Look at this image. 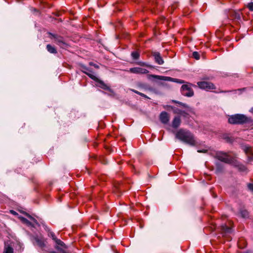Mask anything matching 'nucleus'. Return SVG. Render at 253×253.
<instances>
[{
    "label": "nucleus",
    "instance_id": "f257e3e1",
    "mask_svg": "<svg viewBox=\"0 0 253 253\" xmlns=\"http://www.w3.org/2000/svg\"><path fill=\"white\" fill-rule=\"evenodd\" d=\"M176 137L189 145H194L195 144L194 136L189 131L180 129L176 133Z\"/></svg>",
    "mask_w": 253,
    "mask_h": 253
},
{
    "label": "nucleus",
    "instance_id": "f03ea898",
    "mask_svg": "<svg viewBox=\"0 0 253 253\" xmlns=\"http://www.w3.org/2000/svg\"><path fill=\"white\" fill-rule=\"evenodd\" d=\"M250 121V119L244 115L236 114L231 116L228 119L230 124H243Z\"/></svg>",
    "mask_w": 253,
    "mask_h": 253
},
{
    "label": "nucleus",
    "instance_id": "7ed1b4c3",
    "mask_svg": "<svg viewBox=\"0 0 253 253\" xmlns=\"http://www.w3.org/2000/svg\"><path fill=\"white\" fill-rule=\"evenodd\" d=\"M179 104L183 106V107L184 108V110H180L179 109L175 108L173 109L174 113L180 115L181 116L184 117H186L190 114L194 113L193 109L188 106L185 104L179 103Z\"/></svg>",
    "mask_w": 253,
    "mask_h": 253
},
{
    "label": "nucleus",
    "instance_id": "20e7f679",
    "mask_svg": "<svg viewBox=\"0 0 253 253\" xmlns=\"http://www.w3.org/2000/svg\"><path fill=\"white\" fill-rule=\"evenodd\" d=\"M84 72L92 80L97 82L98 84L97 85L100 87L104 89H108L109 87L105 84L102 81H100L93 74V72L87 68H84Z\"/></svg>",
    "mask_w": 253,
    "mask_h": 253
},
{
    "label": "nucleus",
    "instance_id": "39448f33",
    "mask_svg": "<svg viewBox=\"0 0 253 253\" xmlns=\"http://www.w3.org/2000/svg\"><path fill=\"white\" fill-rule=\"evenodd\" d=\"M48 236L52 238V240L56 243V246L55 247L56 249L58 250L61 251L62 248H66V246L65 244L61 241L60 239H58L54 233L51 231L49 232Z\"/></svg>",
    "mask_w": 253,
    "mask_h": 253
},
{
    "label": "nucleus",
    "instance_id": "423d86ee",
    "mask_svg": "<svg viewBox=\"0 0 253 253\" xmlns=\"http://www.w3.org/2000/svg\"><path fill=\"white\" fill-rule=\"evenodd\" d=\"M216 157L219 160L226 163H231L232 161L231 158L228 155L222 152L216 153Z\"/></svg>",
    "mask_w": 253,
    "mask_h": 253
},
{
    "label": "nucleus",
    "instance_id": "0eeeda50",
    "mask_svg": "<svg viewBox=\"0 0 253 253\" xmlns=\"http://www.w3.org/2000/svg\"><path fill=\"white\" fill-rule=\"evenodd\" d=\"M197 84L200 88L207 90H210L215 88L214 85L211 82L203 81L198 82Z\"/></svg>",
    "mask_w": 253,
    "mask_h": 253
},
{
    "label": "nucleus",
    "instance_id": "6e6552de",
    "mask_svg": "<svg viewBox=\"0 0 253 253\" xmlns=\"http://www.w3.org/2000/svg\"><path fill=\"white\" fill-rule=\"evenodd\" d=\"M182 94L188 97H191L193 95V91L188 84H184L181 86Z\"/></svg>",
    "mask_w": 253,
    "mask_h": 253
},
{
    "label": "nucleus",
    "instance_id": "1a4fd4ad",
    "mask_svg": "<svg viewBox=\"0 0 253 253\" xmlns=\"http://www.w3.org/2000/svg\"><path fill=\"white\" fill-rule=\"evenodd\" d=\"M153 77L154 78H156L157 79L167 81H171V82L179 83L180 84L183 83V82L182 81H180L178 79H174V78H171L169 77H164V76H157V75H153Z\"/></svg>",
    "mask_w": 253,
    "mask_h": 253
},
{
    "label": "nucleus",
    "instance_id": "9d476101",
    "mask_svg": "<svg viewBox=\"0 0 253 253\" xmlns=\"http://www.w3.org/2000/svg\"><path fill=\"white\" fill-rule=\"evenodd\" d=\"M129 72L132 73L139 74H146L149 72L147 69L140 67L131 68L129 69Z\"/></svg>",
    "mask_w": 253,
    "mask_h": 253
},
{
    "label": "nucleus",
    "instance_id": "9b49d317",
    "mask_svg": "<svg viewBox=\"0 0 253 253\" xmlns=\"http://www.w3.org/2000/svg\"><path fill=\"white\" fill-rule=\"evenodd\" d=\"M54 42L62 48H65L67 44L64 41L62 37L59 36H54Z\"/></svg>",
    "mask_w": 253,
    "mask_h": 253
},
{
    "label": "nucleus",
    "instance_id": "f8f14e48",
    "mask_svg": "<svg viewBox=\"0 0 253 253\" xmlns=\"http://www.w3.org/2000/svg\"><path fill=\"white\" fill-rule=\"evenodd\" d=\"M160 119L162 123L167 124L169 121L168 114L166 112H163L161 113Z\"/></svg>",
    "mask_w": 253,
    "mask_h": 253
},
{
    "label": "nucleus",
    "instance_id": "ddd939ff",
    "mask_svg": "<svg viewBox=\"0 0 253 253\" xmlns=\"http://www.w3.org/2000/svg\"><path fill=\"white\" fill-rule=\"evenodd\" d=\"M153 56L155 58V61L159 65H162L164 63V60L160 55L159 52H155L153 53Z\"/></svg>",
    "mask_w": 253,
    "mask_h": 253
},
{
    "label": "nucleus",
    "instance_id": "4468645a",
    "mask_svg": "<svg viewBox=\"0 0 253 253\" xmlns=\"http://www.w3.org/2000/svg\"><path fill=\"white\" fill-rule=\"evenodd\" d=\"M36 244L41 248H43L45 246V243L42 238H39L36 237L34 238Z\"/></svg>",
    "mask_w": 253,
    "mask_h": 253
},
{
    "label": "nucleus",
    "instance_id": "2eb2a0df",
    "mask_svg": "<svg viewBox=\"0 0 253 253\" xmlns=\"http://www.w3.org/2000/svg\"><path fill=\"white\" fill-rule=\"evenodd\" d=\"M181 123V120L179 117H175L172 121V126L173 127L176 128L179 126Z\"/></svg>",
    "mask_w": 253,
    "mask_h": 253
},
{
    "label": "nucleus",
    "instance_id": "dca6fc26",
    "mask_svg": "<svg viewBox=\"0 0 253 253\" xmlns=\"http://www.w3.org/2000/svg\"><path fill=\"white\" fill-rule=\"evenodd\" d=\"M46 49L47 51L51 53H56L57 52L56 50L54 47L51 46L50 44H47L46 45Z\"/></svg>",
    "mask_w": 253,
    "mask_h": 253
},
{
    "label": "nucleus",
    "instance_id": "f3484780",
    "mask_svg": "<svg viewBox=\"0 0 253 253\" xmlns=\"http://www.w3.org/2000/svg\"><path fill=\"white\" fill-rule=\"evenodd\" d=\"M4 253H13V248L10 246H5Z\"/></svg>",
    "mask_w": 253,
    "mask_h": 253
},
{
    "label": "nucleus",
    "instance_id": "a211bd4d",
    "mask_svg": "<svg viewBox=\"0 0 253 253\" xmlns=\"http://www.w3.org/2000/svg\"><path fill=\"white\" fill-rule=\"evenodd\" d=\"M240 213L242 217L243 218H246L249 216V212L246 210L241 211Z\"/></svg>",
    "mask_w": 253,
    "mask_h": 253
},
{
    "label": "nucleus",
    "instance_id": "6ab92c4d",
    "mask_svg": "<svg viewBox=\"0 0 253 253\" xmlns=\"http://www.w3.org/2000/svg\"><path fill=\"white\" fill-rule=\"evenodd\" d=\"M131 56L133 59H137L139 57V54L137 51H134L131 53Z\"/></svg>",
    "mask_w": 253,
    "mask_h": 253
},
{
    "label": "nucleus",
    "instance_id": "aec40b11",
    "mask_svg": "<svg viewBox=\"0 0 253 253\" xmlns=\"http://www.w3.org/2000/svg\"><path fill=\"white\" fill-rule=\"evenodd\" d=\"M192 55H193V57L196 60H198L200 59V55L198 52H196V51L193 52Z\"/></svg>",
    "mask_w": 253,
    "mask_h": 253
},
{
    "label": "nucleus",
    "instance_id": "412c9836",
    "mask_svg": "<svg viewBox=\"0 0 253 253\" xmlns=\"http://www.w3.org/2000/svg\"><path fill=\"white\" fill-rule=\"evenodd\" d=\"M247 7L251 11H253V2H251L247 5Z\"/></svg>",
    "mask_w": 253,
    "mask_h": 253
},
{
    "label": "nucleus",
    "instance_id": "4be33fe9",
    "mask_svg": "<svg viewBox=\"0 0 253 253\" xmlns=\"http://www.w3.org/2000/svg\"><path fill=\"white\" fill-rule=\"evenodd\" d=\"M26 215L30 219H31L32 221H33L34 223H37V220L34 217H33L30 215H29V214H27V213H26Z\"/></svg>",
    "mask_w": 253,
    "mask_h": 253
},
{
    "label": "nucleus",
    "instance_id": "5701e85b",
    "mask_svg": "<svg viewBox=\"0 0 253 253\" xmlns=\"http://www.w3.org/2000/svg\"><path fill=\"white\" fill-rule=\"evenodd\" d=\"M21 220L24 223H25L28 225H31V223H30V222L27 219H26L24 217H22V218H21Z\"/></svg>",
    "mask_w": 253,
    "mask_h": 253
},
{
    "label": "nucleus",
    "instance_id": "b1692460",
    "mask_svg": "<svg viewBox=\"0 0 253 253\" xmlns=\"http://www.w3.org/2000/svg\"><path fill=\"white\" fill-rule=\"evenodd\" d=\"M252 150L251 147H246V148L245 149V152H246V154H248V153H252Z\"/></svg>",
    "mask_w": 253,
    "mask_h": 253
},
{
    "label": "nucleus",
    "instance_id": "393cba45",
    "mask_svg": "<svg viewBox=\"0 0 253 253\" xmlns=\"http://www.w3.org/2000/svg\"><path fill=\"white\" fill-rule=\"evenodd\" d=\"M223 229L224 230V231L225 232H230V231H231V228L228 227H227L226 226H223Z\"/></svg>",
    "mask_w": 253,
    "mask_h": 253
},
{
    "label": "nucleus",
    "instance_id": "a878e982",
    "mask_svg": "<svg viewBox=\"0 0 253 253\" xmlns=\"http://www.w3.org/2000/svg\"><path fill=\"white\" fill-rule=\"evenodd\" d=\"M248 187L250 191L253 192V183H249L248 184Z\"/></svg>",
    "mask_w": 253,
    "mask_h": 253
},
{
    "label": "nucleus",
    "instance_id": "bb28decb",
    "mask_svg": "<svg viewBox=\"0 0 253 253\" xmlns=\"http://www.w3.org/2000/svg\"><path fill=\"white\" fill-rule=\"evenodd\" d=\"M207 152V150H205V149H203V150H198V152H199V153H205Z\"/></svg>",
    "mask_w": 253,
    "mask_h": 253
},
{
    "label": "nucleus",
    "instance_id": "cd10ccee",
    "mask_svg": "<svg viewBox=\"0 0 253 253\" xmlns=\"http://www.w3.org/2000/svg\"><path fill=\"white\" fill-rule=\"evenodd\" d=\"M132 91L134 92H135V93L137 94H140V92L137 91V90H134V89H132Z\"/></svg>",
    "mask_w": 253,
    "mask_h": 253
},
{
    "label": "nucleus",
    "instance_id": "c85d7f7f",
    "mask_svg": "<svg viewBox=\"0 0 253 253\" xmlns=\"http://www.w3.org/2000/svg\"><path fill=\"white\" fill-rule=\"evenodd\" d=\"M140 95H141V96L142 97H144L145 98H147V96L145 95L144 94L142 93H141L140 92V94H139Z\"/></svg>",
    "mask_w": 253,
    "mask_h": 253
},
{
    "label": "nucleus",
    "instance_id": "c756f323",
    "mask_svg": "<svg viewBox=\"0 0 253 253\" xmlns=\"http://www.w3.org/2000/svg\"><path fill=\"white\" fill-rule=\"evenodd\" d=\"M140 95H141V96L142 97H144L145 98H147V96L145 95L144 94L142 93H141L140 92V94H139Z\"/></svg>",
    "mask_w": 253,
    "mask_h": 253
},
{
    "label": "nucleus",
    "instance_id": "7c9ffc66",
    "mask_svg": "<svg viewBox=\"0 0 253 253\" xmlns=\"http://www.w3.org/2000/svg\"><path fill=\"white\" fill-rule=\"evenodd\" d=\"M138 64L140 65H142V66H144V65H145V64L144 63H143V62H139V63H138Z\"/></svg>",
    "mask_w": 253,
    "mask_h": 253
},
{
    "label": "nucleus",
    "instance_id": "2f4dec72",
    "mask_svg": "<svg viewBox=\"0 0 253 253\" xmlns=\"http://www.w3.org/2000/svg\"><path fill=\"white\" fill-rule=\"evenodd\" d=\"M10 212H11V213H12L13 214H16V212L14 211H11Z\"/></svg>",
    "mask_w": 253,
    "mask_h": 253
},
{
    "label": "nucleus",
    "instance_id": "473e14b6",
    "mask_svg": "<svg viewBox=\"0 0 253 253\" xmlns=\"http://www.w3.org/2000/svg\"><path fill=\"white\" fill-rule=\"evenodd\" d=\"M93 66H94V67L96 68H99L98 66V65H96V64H94V65H93Z\"/></svg>",
    "mask_w": 253,
    "mask_h": 253
},
{
    "label": "nucleus",
    "instance_id": "72a5a7b5",
    "mask_svg": "<svg viewBox=\"0 0 253 253\" xmlns=\"http://www.w3.org/2000/svg\"><path fill=\"white\" fill-rule=\"evenodd\" d=\"M251 113H253V107L252 108L250 111Z\"/></svg>",
    "mask_w": 253,
    "mask_h": 253
},
{
    "label": "nucleus",
    "instance_id": "f704fd0d",
    "mask_svg": "<svg viewBox=\"0 0 253 253\" xmlns=\"http://www.w3.org/2000/svg\"><path fill=\"white\" fill-rule=\"evenodd\" d=\"M89 65H90L93 66L94 64H93L92 63L90 62V63H89Z\"/></svg>",
    "mask_w": 253,
    "mask_h": 253
},
{
    "label": "nucleus",
    "instance_id": "c9c22d12",
    "mask_svg": "<svg viewBox=\"0 0 253 253\" xmlns=\"http://www.w3.org/2000/svg\"><path fill=\"white\" fill-rule=\"evenodd\" d=\"M174 102H176V101H174ZM176 103H177V102H176ZM179 102H178V103L179 104Z\"/></svg>",
    "mask_w": 253,
    "mask_h": 253
}]
</instances>
